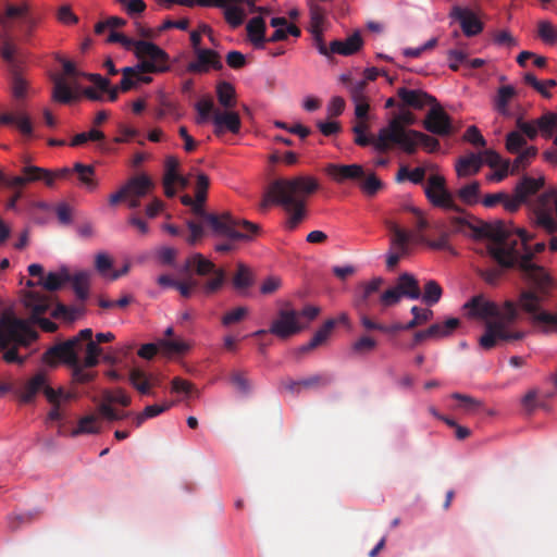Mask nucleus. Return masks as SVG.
I'll return each instance as SVG.
<instances>
[{
    "instance_id": "obj_31",
    "label": "nucleus",
    "mask_w": 557,
    "mask_h": 557,
    "mask_svg": "<svg viewBox=\"0 0 557 557\" xmlns=\"http://www.w3.org/2000/svg\"><path fill=\"white\" fill-rule=\"evenodd\" d=\"M122 79L120 82V89L123 92L129 91L136 88L139 84H149L152 78L135 66H126L122 69Z\"/></svg>"
},
{
    "instance_id": "obj_29",
    "label": "nucleus",
    "mask_w": 557,
    "mask_h": 557,
    "mask_svg": "<svg viewBox=\"0 0 557 557\" xmlns=\"http://www.w3.org/2000/svg\"><path fill=\"white\" fill-rule=\"evenodd\" d=\"M466 308L470 309V314L479 318H498L500 315L499 307L493 302L485 300L482 296L473 297L466 304Z\"/></svg>"
},
{
    "instance_id": "obj_45",
    "label": "nucleus",
    "mask_w": 557,
    "mask_h": 557,
    "mask_svg": "<svg viewBox=\"0 0 557 557\" xmlns=\"http://www.w3.org/2000/svg\"><path fill=\"white\" fill-rule=\"evenodd\" d=\"M232 284L239 293H245L253 285V275L246 264L237 263V271L232 278Z\"/></svg>"
},
{
    "instance_id": "obj_28",
    "label": "nucleus",
    "mask_w": 557,
    "mask_h": 557,
    "mask_svg": "<svg viewBox=\"0 0 557 557\" xmlns=\"http://www.w3.org/2000/svg\"><path fill=\"white\" fill-rule=\"evenodd\" d=\"M363 46V39L359 30H356L346 40H333L330 44L331 54L349 57L357 53Z\"/></svg>"
},
{
    "instance_id": "obj_44",
    "label": "nucleus",
    "mask_w": 557,
    "mask_h": 557,
    "mask_svg": "<svg viewBox=\"0 0 557 557\" xmlns=\"http://www.w3.org/2000/svg\"><path fill=\"white\" fill-rule=\"evenodd\" d=\"M219 103L226 110L234 109L236 106V90L228 82H220L215 88Z\"/></svg>"
},
{
    "instance_id": "obj_27",
    "label": "nucleus",
    "mask_w": 557,
    "mask_h": 557,
    "mask_svg": "<svg viewBox=\"0 0 557 557\" xmlns=\"http://www.w3.org/2000/svg\"><path fill=\"white\" fill-rule=\"evenodd\" d=\"M137 58H146L152 64L160 65L163 69V73L169 71V55L168 53L150 41H138L137 51L135 53Z\"/></svg>"
},
{
    "instance_id": "obj_52",
    "label": "nucleus",
    "mask_w": 557,
    "mask_h": 557,
    "mask_svg": "<svg viewBox=\"0 0 557 557\" xmlns=\"http://www.w3.org/2000/svg\"><path fill=\"white\" fill-rule=\"evenodd\" d=\"M100 432L98 419L94 414L83 417L77 424V428L72 430L71 436L76 437L81 434H97Z\"/></svg>"
},
{
    "instance_id": "obj_37",
    "label": "nucleus",
    "mask_w": 557,
    "mask_h": 557,
    "mask_svg": "<svg viewBox=\"0 0 557 557\" xmlns=\"http://www.w3.org/2000/svg\"><path fill=\"white\" fill-rule=\"evenodd\" d=\"M335 324H336V321L334 319L326 320L324 322V324L313 334L312 338L307 344L300 346L297 349V354H299V355L307 354L310 350L322 345L330 336L331 332L335 327Z\"/></svg>"
},
{
    "instance_id": "obj_1",
    "label": "nucleus",
    "mask_w": 557,
    "mask_h": 557,
    "mask_svg": "<svg viewBox=\"0 0 557 557\" xmlns=\"http://www.w3.org/2000/svg\"><path fill=\"white\" fill-rule=\"evenodd\" d=\"M450 223L454 231L470 235L475 239L486 238L488 256L497 264L480 271V276L490 285H497L506 270L518 269L523 278L542 293L547 294L548 274L545 269L532 262V253L519 256L518 240L512 238L510 228L505 222L498 220L493 223L481 220L469 221L462 216H453Z\"/></svg>"
},
{
    "instance_id": "obj_7",
    "label": "nucleus",
    "mask_w": 557,
    "mask_h": 557,
    "mask_svg": "<svg viewBox=\"0 0 557 557\" xmlns=\"http://www.w3.org/2000/svg\"><path fill=\"white\" fill-rule=\"evenodd\" d=\"M518 318L517 304L512 300H506L500 315L494 321H487L485 331L479 338V345L484 350H491L502 343L520 341L525 336L524 332L512 331L509 324Z\"/></svg>"
},
{
    "instance_id": "obj_62",
    "label": "nucleus",
    "mask_w": 557,
    "mask_h": 557,
    "mask_svg": "<svg viewBox=\"0 0 557 557\" xmlns=\"http://www.w3.org/2000/svg\"><path fill=\"white\" fill-rule=\"evenodd\" d=\"M411 240H414L413 233L403 230V231L396 232V234L392 235L391 246L393 249H397L401 253H407L408 244Z\"/></svg>"
},
{
    "instance_id": "obj_49",
    "label": "nucleus",
    "mask_w": 557,
    "mask_h": 557,
    "mask_svg": "<svg viewBox=\"0 0 557 557\" xmlns=\"http://www.w3.org/2000/svg\"><path fill=\"white\" fill-rule=\"evenodd\" d=\"M536 154L537 149L533 146L520 150L517 158L510 162L511 175L519 174L521 171L525 170L530 165L532 159L536 157Z\"/></svg>"
},
{
    "instance_id": "obj_56",
    "label": "nucleus",
    "mask_w": 557,
    "mask_h": 557,
    "mask_svg": "<svg viewBox=\"0 0 557 557\" xmlns=\"http://www.w3.org/2000/svg\"><path fill=\"white\" fill-rule=\"evenodd\" d=\"M414 141V153L417 152L418 146L421 145L428 152H435L440 149V141L422 132L412 131Z\"/></svg>"
},
{
    "instance_id": "obj_40",
    "label": "nucleus",
    "mask_w": 557,
    "mask_h": 557,
    "mask_svg": "<svg viewBox=\"0 0 557 557\" xmlns=\"http://www.w3.org/2000/svg\"><path fill=\"white\" fill-rule=\"evenodd\" d=\"M482 164V157L471 152L468 156L458 159L456 163L457 175L460 177H466L470 174H475L480 171Z\"/></svg>"
},
{
    "instance_id": "obj_2",
    "label": "nucleus",
    "mask_w": 557,
    "mask_h": 557,
    "mask_svg": "<svg viewBox=\"0 0 557 557\" xmlns=\"http://www.w3.org/2000/svg\"><path fill=\"white\" fill-rule=\"evenodd\" d=\"M319 182L311 176H295L292 178L274 180L263 198L262 207L276 205L284 208L287 213L286 228L293 231L301 223L306 215V200L319 189Z\"/></svg>"
},
{
    "instance_id": "obj_34",
    "label": "nucleus",
    "mask_w": 557,
    "mask_h": 557,
    "mask_svg": "<svg viewBox=\"0 0 557 557\" xmlns=\"http://www.w3.org/2000/svg\"><path fill=\"white\" fill-rule=\"evenodd\" d=\"M335 324H336V321L334 319L326 320L324 322V324L313 334L312 338L307 344L300 346L297 349V354H299V355L307 354L310 350L322 345L330 336L331 332L335 327Z\"/></svg>"
},
{
    "instance_id": "obj_63",
    "label": "nucleus",
    "mask_w": 557,
    "mask_h": 557,
    "mask_svg": "<svg viewBox=\"0 0 557 557\" xmlns=\"http://www.w3.org/2000/svg\"><path fill=\"white\" fill-rule=\"evenodd\" d=\"M411 313L413 314V319L410 320L407 324H405L406 330H412L433 318V311L431 309H420L417 306L411 308Z\"/></svg>"
},
{
    "instance_id": "obj_64",
    "label": "nucleus",
    "mask_w": 557,
    "mask_h": 557,
    "mask_svg": "<svg viewBox=\"0 0 557 557\" xmlns=\"http://www.w3.org/2000/svg\"><path fill=\"white\" fill-rule=\"evenodd\" d=\"M403 298L401 294L394 286L383 292L379 297L380 311L384 312L385 309L397 305Z\"/></svg>"
},
{
    "instance_id": "obj_21",
    "label": "nucleus",
    "mask_w": 557,
    "mask_h": 557,
    "mask_svg": "<svg viewBox=\"0 0 557 557\" xmlns=\"http://www.w3.org/2000/svg\"><path fill=\"white\" fill-rule=\"evenodd\" d=\"M196 60L187 65V71L190 73H207L210 69L220 71L223 69L220 54L211 49H197Z\"/></svg>"
},
{
    "instance_id": "obj_16",
    "label": "nucleus",
    "mask_w": 557,
    "mask_h": 557,
    "mask_svg": "<svg viewBox=\"0 0 557 557\" xmlns=\"http://www.w3.org/2000/svg\"><path fill=\"white\" fill-rule=\"evenodd\" d=\"M41 389L49 403H55L61 396L65 400L72 398V394L70 393L64 394L62 389L55 391L48 386L46 384V375L39 372L25 384L23 393L21 394V400L23 403H30L35 395Z\"/></svg>"
},
{
    "instance_id": "obj_33",
    "label": "nucleus",
    "mask_w": 557,
    "mask_h": 557,
    "mask_svg": "<svg viewBox=\"0 0 557 557\" xmlns=\"http://www.w3.org/2000/svg\"><path fill=\"white\" fill-rule=\"evenodd\" d=\"M0 125H15L23 136L30 137L33 135V124L30 117L25 113H1Z\"/></svg>"
},
{
    "instance_id": "obj_25",
    "label": "nucleus",
    "mask_w": 557,
    "mask_h": 557,
    "mask_svg": "<svg viewBox=\"0 0 557 557\" xmlns=\"http://www.w3.org/2000/svg\"><path fill=\"white\" fill-rule=\"evenodd\" d=\"M327 174L337 183L345 181H361L364 176L363 166L360 164H329L326 168Z\"/></svg>"
},
{
    "instance_id": "obj_35",
    "label": "nucleus",
    "mask_w": 557,
    "mask_h": 557,
    "mask_svg": "<svg viewBox=\"0 0 557 557\" xmlns=\"http://www.w3.org/2000/svg\"><path fill=\"white\" fill-rule=\"evenodd\" d=\"M335 324H336V321L334 319L326 320L324 322V324L313 334L312 338L307 344L300 346L297 349V354H299V355L307 354L310 350L322 345L330 336L331 332L335 327Z\"/></svg>"
},
{
    "instance_id": "obj_47",
    "label": "nucleus",
    "mask_w": 557,
    "mask_h": 557,
    "mask_svg": "<svg viewBox=\"0 0 557 557\" xmlns=\"http://www.w3.org/2000/svg\"><path fill=\"white\" fill-rule=\"evenodd\" d=\"M71 274L66 269H62L59 273L49 272L45 278H40L37 283L38 285H42V287L48 292H55L62 287V285L66 282H70Z\"/></svg>"
},
{
    "instance_id": "obj_42",
    "label": "nucleus",
    "mask_w": 557,
    "mask_h": 557,
    "mask_svg": "<svg viewBox=\"0 0 557 557\" xmlns=\"http://www.w3.org/2000/svg\"><path fill=\"white\" fill-rule=\"evenodd\" d=\"M52 99L55 102L69 104L76 100L77 96L73 92L63 77L55 76L53 78Z\"/></svg>"
},
{
    "instance_id": "obj_10",
    "label": "nucleus",
    "mask_w": 557,
    "mask_h": 557,
    "mask_svg": "<svg viewBox=\"0 0 557 557\" xmlns=\"http://www.w3.org/2000/svg\"><path fill=\"white\" fill-rule=\"evenodd\" d=\"M75 342L76 339H67L53 345L44 354V361L51 366L62 361L72 368V377L75 383H88L94 380L95 374L84 370V363L82 364L78 356L74 354Z\"/></svg>"
},
{
    "instance_id": "obj_13",
    "label": "nucleus",
    "mask_w": 557,
    "mask_h": 557,
    "mask_svg": "<svg viewBox=\"0 0 557 557\" xmlns=\"http://www.w3.org/2000/svg\"><path fill=\"white\" fill-rule=\"evenodd\" d=\"M535 222L547 233L557 232V196L554 193H544L539 196L533 206Z\"/></svg>"
},
{
    "instance_id": "obj_55",
    "label": "nucleus",
    "mask_w": 557,
    "mask_h": 557,
    "mask_svg": "<svg viewBox=\"0 0 557 557\" xmlns=\"http://www.w3.org/2000/svg\"><path fill=\"white\" fill-rule=\"evenodd\" d=\"M358 185L368 197L375 196L383 188L382 181L374 173L369 175L364 174L363 178L358 181Z\"/></svg>"
},
{
    "instance_id": "obj_19",
    "label": "nucleus",
    "mask_w": 557,
    "mask_h": 557,
    "mask_svg": "<svg viewBox=\"0 0 557 557\" xmlns=\"http://www.w3.org/2000/svg\"><path fill=\"white\" fill-rule=\"evenodd\" d=\"M0 180L9 187H22L26 183L37 181H44L47 186H52L54 183V177L50 171L34 165L24 166L23 176L4 178L0 172Z\"/></svg>"
},
{
    "instance_id": "obj_50",
    "label": "nucleus",
    "mask_w": 557,
    "mask_h": 557,
    "mask_svg": "<svg viewBox=\"0 0 557 557\" xmlns=\"http://www.w3.org/2000/svg\"><path fill=\"white\" fill-rule=\"evenodd\" d=\"M341 81L346 85L350 94L352 101H359L368 99L366 96L367 82L366 81H352L349 75L343 74Z\"/></svg>"
},
{
    "instance_id": "obj_3",
    "label": "nucleus",
    "mask_w": 557,
    "mask_h": 557,
    "mask_svg": "<svg viewBox=\"0 0 557 557\" xmlns=\"http://www.w3.org/2000/svg\"><path fill=\"white\" fill-rule=\"evenodd\" d=\"M38 333L27 320L5 313L0 319V350L7 363L23 364L25 357L18 355L20 348H27L37 341Z\"/></svg>"
},
{
    "instance_id": "obj_38",
    "label": "nucleus",
    "mask_w": 557,
    "mask_h": 557,
    "mask_svg": "<svg viewBox=\"0 0 557 557\" xmlns=\"http://www.w3.org/2000/svg\"><path fill=\"white\" fill-rule=\"evenodd\" d=\"M517 96V90L511 85L500 86L494 97V109L504 116L510 115L509 103Z\"/></svg>"
},
{
    "instance_id": "obj_8",
    "label": "nucleus",
    "mask_w": 557,
    "mask_h": 557,
    "mask_svg": "<svg viewBox=\"0 0 557 557\" xmlns=\"http://www.w3.org/2000/svg\"><path fill=\"white\" fill-rule=\"evenodd\" d=\"M544 186V177L537 178L523 175L513 188V194L509 195L505 191L487 194L482 200V203L486 208H493L497 205H502L504 209L513 213L517 212L520 207L529 201V198Z\"/></svg>"
},
{
    "instance_id": "obj_53",
    "label": "nucleus",
    "mask_w": 557,
    "mask_h": 557,
    "mask_svg": "<svg viewBox=\"0 0 557 557\" xmlns=\"http://www.w3.org/2000/svg\"><path fill=\"white\" fill-rule=\"evenodd\" d=\"M539 132L546 137L550 138L557 128V113L546 112L539 119H535Z\"/></svg>"
},
{
    "instance_id": "obj_59",
    "label": "nucleus",
    "mask_w": 557,
    "mask_h": 557,
    "mask_svg": "<svg viewBox=\"0 0 557 557\" xmlns=\"http://www.w3.org/2000/svg\"><path fill=\"white\" fill-rule=\"evenodd\" d=\"M39 516L38 511H29L25 513H13L8 517V527L11 531L18 530L22 525L30 524Z\"/></svg>"
},
{
    "instance_id": "obj_11",
    "label": "nucleus",
    "mask_w": 557,
    "mask_h": 557,
    "mask_svg": "<svg viewBox=\"0 0 557 557\" xmlns=\"http://www.w3.org/2000/svg\"><path fill=\"white\" fill-rule=\"evenodd\" d=\"M191 270L200 276L213 274V277L202 285V290L207 295L216 293L225 282V271L221 268H216L212 261L205 258L201 253L196 252L187 258L181 272L189 274Z\"/></svg>"
},
{
    "instance_id": "obj_39",
    "label": "nucleus",
    "mask_w": 557,
    "mask_h": 557,
    "mask_svg": "<svg viewBox=\"0 0 557 557\" xmlns=\"http://www.w3.org/2000/svg\"><path fill=\"white\" fill-rule=\"evenodd\" d=\"M397 290L403 297L410 299H419L421 297V289L416 277L410 273H403L399 275L395 285Z\"/></svg>"
},
{
    "instance_id": "obj_60",
    "label": "nucleus",
    "mask_w": 557,
    "mask_h": 557,
    "mask_svg": "<svg viewBox=\"0 0 557 557\" xmlns=\"http://www.w3.org/2000/svg\"><path fill=\"white\" fill-rule=\"evenodd\" d=\"M537 35L547 45L557 44V28L546 20L537 23Z\"/></svg>"
},
{
    "instance_id": "obj_48",
    "label": "nucleus",
    "mask_w": 557,
    "mask_h": 557,
    "mask_svg": "<svg viewBox=\"0 0 557 557\" xmlns=\"http://www.w3.org/2000/svg\"><path fill=\"white\" fill-rule=\"evenodd\" d=\"M73 172L77 174V177L86 189L92 191L97 188L98 182L95 178V168L92 165H85L83 163H75Z\"/></svg>"
},
{
    "instance_id": "obj_12",
    "label": "nucleus",
    "mask_w": 557,
    "mask_h": 557,
    "mask_svg": "<svg viewBox=\"0 0 557 557\" xmlns=\"http://www.w3.org/2000/svg\"><path fill=\"white\" fill-rule=\"evenodd\" d=\"M7 18H17L21 21V33L23 40L29 42L42 16L35 12L27 1H22L17 4H8L5 8Z\"/></svg>"
},
{
    "instance_id": "obj_26",
    "label": "nucleus",
    "mask_w": 557,
    "mask_h": 557,
    "mask_svg": "<svg viewBox=\"0 0 557 557\" xmlns=\"http://www.w3.org/2000/svg\"><path fill=\"white\" fill-rule=\"evenodd\" d=\"M397 96L403 102V106L421 110L428 104L436 103V99L428 92L420 89H408L400 87L397 90Z\"/></svg>"
},
{
    "instance_id": "obj_20",
    "label": "nucleus",
    "mask_w": 557,
    "mask_h": 557,
    "mask_svg": "<svg viewBox=\"0 0 557 557\" xmlns=\"http://www.w3.org/2000/svg\"><path fill=\"white\" fill-rule=\"evenodd\" d=\"M423 127L438 136H449L454 133V127L449 115L442 108H432L424 121Z\"/></svg>"
},
{
    "instance_id": "obj_30",
    "label": "nucleus",
    "mask_w": 557,
    "mask_h": 557,
    "mask_svg": "<svg viewBox=\"0 0 557 557\" xmlns=\"http://www.w3.org/2000/svg\"><path fill=\"white\" fill-rule=\"evenodd\" d=\"M128 381L131 385L144 396H153L151 373L141 368L134 367L129 370Z\"/></svg>"
},
{
    "instance_id": "obj_14",
    "label": "nucleus",
    "mask_w": 557,
    "mask_h": 557,
    "mask_svg": "<svg viewBox=\"0 0 557 557\" xmlns=\"http://www.w3.org/2000/svg\"><path fill=\"white\" fill-rule=\"evenodd\" d=\"M425 196L435 207L462 212V209L456 205L451 194L447 190L446 181L441 175H431L429 177Z\"/></svg>"
},
{
    "instance_id": "obj_22",
    "label": "nucleus",
    "mask_w": 557,
    "mask_h": 557,
    "mask_svg": "<svg viewBox=\"0 0 557 557\" xmlns=\"http://www.w3.org/2000/svg\"><path fill=\"white\" fill-rule=\"evenodd\" d=\"M449 15L459 22L460 27L467 37L476 36L483 30V23L470 9L455 5L453 7Z\"/></svg>"
},
{
    "instance_id": "obj_57",
    "label": "nucleus",
    "mask_w": 557,
    "mask_h": 557,
    "mask_svg": "<svg viewBox=\"0 0 557 557\" xmlns=\"http://www.w3.org/2000/svg\"><path fill=\"white\" fill-rule=\"evenodd\" d=\"M160 350L166 355H181L188 350V345L180 339L163 338L159 341Z\"/></svg>"
},
{
    "instance_id": "obj_36",
    "label": "nucleus",
    "mask_w": 557,
    "mask_h": 557,
    "mask_svg": "<svg viewBox=\"0 0 557 557\" xmlns=\"http://www.w3.org/2000/svg\"><path fill=\"white\" fill-rule=\"evenodd\" d=\"M335 324H336V321L334 319L326 320L324 322V324L313 334L312 338L307 344L300 346L297 349V354H299V355L307 354L310 350L322 345L330 336L331 332L335 327Z\"/></svg>"
},
{
    "instance_id": "obj_43",
    "label": "nucleus",
    "mask_w": 557,
    "mask_h": 557,
    "mask_svg": "<svg viewBox=\"0 0 557 557\" xmlns=\"http://www.w3.org/2000/svg\"><path fill=\"white\" fill-rule=\"evenodd\" d=\"M152 186L151 180L146 175L134 176L124 185L128 197H144Z\"/></svg>"
},
{
    "instance_id": "obj_58",
    "label": "nucleus",
    "mask_w": 557,
    "mask_h": 557,
    "mask_svg": "<svg viewBox=\"0 0 557 557\" xmlns=\"http://www.w3.org/2000/svg\"><path fill=\"white\" fill-rule=\"evenodd\" d=\"M333 382V376L329 373L313 374L309 377L300 380V384L305 389H317L330 385Z\"/></svg>"
},
{
    "instance_id": "obj_51",
    "label": "nucleus",
    "mask_w": 557,
    "mask_h": 557,
    "mask_svg": "<svg viewBox=\"0 0 557 557\" xmlns=\"http://www.w3.org/2000/svg\"><path fill=\"white\" fill-rule=\"evenodd\" d=\"M480 194H481V185L478 181H474L470 184L465 185L457 193L459 199L465 205H468V206L476 205L480 200Z\"/></svg>"
},
{
    "instance_id": "obj_6",
    "label": "nucleus",
    "mask_w": 557,
    "mask_h": 557,
    "mask_svg": "<svg viewBox=\"0 0 557 557\" xmlns=\"http://www.w3.org/2000/svg\"><path fill=\"white\" fill-rule=\"evenodd\" d=\"M416 123V116L409 110H403L395 114L385 127H382L373 143L379 152H386L393 146L399 147L408 154L414 153V141L411 132L407 128Z\"/></svg>"
},
{
    "instance_id": "obj_9",
    "label": "nucleus",
    "mask_w": 557,
    "mask_h": 557,
    "mask_svg": "<svg viewBox=\"0 0 557 557\" xmlns=\"http://www.w3.org/2000/svg\"><path fill=\"white\" fill-rule=\"evenodd\" d=\"M553 286L554 282L548 275L547 294L534 287V289H522L518 298L520 309L530 315L535 325L543 326L544 332H557V313L541 309L542 302L549 297Z\"/></svg>"
},
{
    "instance_id": "obj_41",
    "label": "nucleus",
    "mask_w": 557,
    "mask_h": 557,
    "mask_svg": "<svg viewBox=\"0 0 557 557\" xmlns=\"http://www.w3.org/2000/svg\"><path fill=\"white\" fill-rule=\"evenodd\" d=\"M510 232H511V235H513V232L511 230H510ZM516 235H517L516 239L518 240L519 256L521 258L525 255V252L529 251L532 253V259H533L536 253L543 252L546 248V245L543 242L535 244L534 247L531 248L529 246V243L533 239V235L529 234L523 228H517ZM512 238H515V236H512Z\"/></svg>"
},
{
    "instance_id": "obj_17",
    "label": "nucleus",
    "mask_w": 557,
    "mask_h": 557,
    "mask_svg": "<svg viewBox=\"0 0 557 557\" xmlns=\"http://www.w3.org/2000/svg\"><path fill=\"white\" fill-rule=\"evenodd\" d=\"M71 339H76L74 344V354L78 356L79 351L85 350L86 357L84 359V367L94 368L99 363V356L101 348L98 343L92 341V330L84 329L78 332L77 335Z\"/></svg>"
},
{
    "instance_id": "obj_4",
    "label": "nucleus",
    "mask_w": 557,
    "mask_h": 557,
    "mask_svg": "<svg viewBox=\"0 0 557 557\" xmlns=\"http://www.w3.org/2000/svg\"><path fill=\"white\" fill-rule=\"evenodd\" d=\"M205 202L195 199L190 211L210 226L213 235L231 239H252L259 233L260 226L258 224L245 219H236L230 212L221 214L207 212Z\"/></svg>"
},
{
    "instance_id": "obj_23",
    "label": "nucleus",
    "mask_w": 557,
    "mask_h": 557,
    "mask_svg": "<svg viewBox=\"0 0 557 557\" xmlns=\"http://www.w3.org/2000/svg\"><path fill=\"white\" fill-rule=\"evenodd\" d=\"M459 325L460 320L457 318H449L444 323H434L426 330L414 333L413 345H418L426 338L438 339L450 336Z\"/></svg>"
},
{
    "instance_id": "obj_54",
    "label": "nucleus",
    "mask_w": 557,
    "mask_h": 557,
    "mask_svg": "<svg viewBox=\"0 0 557 557\" xmlns=\"http://www.w3.org/2000/svg\"><path fill=\"white\" fill-rule=\"evenodd\" d=\"M443 295L441 285L434 281L429 280L425 282L422 294V301L428 306L436 305Z\"/></svg>"
},
{
    "instance_id": "obj_15",
    "label": "nucleus",
    "mask_w": 557,
    "mask_h": 557,
    "mask_svg": "<svg viewBox=\"0 0 557 557\" xmlns=\"http://www.w3.org/2000/svg\"><path fill=\"white\" fill-rule=\"evenodd\" d=\"M304 326L299 322V313L294 309H282L272 321L269 332L281 339H287L299 333Z\"/></svg>"
},
{
    "instance_id": "obj_61",
    "label": "nucleus",
    "mask_w": 557,
    "mask_h": 557,
    "mask_svg": "<svg viewBox=\"0 0 557 557\" xmlns=\"http://www.w3.org/2000/svg\"><path fill=\"white\" fill-rule=\"evenodd\" d=\"M230 382L236 388V391L243 395H248L251 392V382L243 371H233L230 374Z\"/></svg>"
},
{
    "instance_id": "obj_18",
    "label": "nucleus",
    "mask_w": 557,
    "mask_h": 557,
    "mask_svg": "<svg viewBox=\"0 0 557 557\" xmlns=\"http://www.w3.org/2000/svg\"><path fill=\"white\" fill-rule=\"evenodd\" d=\"M383 284L384 280L381 276L360 283L354 293V308L356 310H372L375 304L374 295L380 292Z\"/></svg>"
},
{
    "instance_id": "obj_24",
    "label": "nucleus",
    "mask_w": 557,
    "mask_h": 557,
    "mask_svg": "<svg viewBox=\"0 0 557 557\" xmlns=\"http://www.w3.org/2000/svg\"><path fill=\"white\" fill-rule=\"evenodd\" d=\"M214 124V134L216 136L223 135L226 131L232 134H237L240 131L242 121L237 112L231 109L224 112H215L212 116Z\"/></svg>"
},
{
    "instance_id": "obj_5",
    "label": "nucleus",
    "mask_w": 557,
    "mask_h": 557,
    "mask_svg": "<svg viewBox=\"0 0 557 557\" xmlns=\"http://www.w3.org/2000/svg\"><path fill=\"white\" fill-rule=\"evenodd\" d=\"M23 302L29 314V321L34 324H38L42 331L48 333L57 331L58 325L45 318L44 315L46 313H49L55 319L63 318L65 320H73L75 318L74 310L63 304L53 306L52 297L40 290L24 292Z\"/></svg>"
},
{
    "instance_id": "obj_32",
    "label": "nucleus",
    "mask_w": 557,
    "mask_h": 557,
    "mask_svg": "<svg viewBox=\"0 0 557 557\" xmlns=\"http://www.w3.org/2000/svg\"><path fill=\"white\" fill-rule=\"evenodd\" d=\"M247 36L255 49H264L267 25L261 16L252 17L246 26Z\"/></svg>"
},
{
    "instance_id": "obj_46",
    "label": "nucleus",
    "mask_w": 557,
    "mask_h": 557,
    "mask_svg": "<svg viewBox=\"0 0 557 557\" xmlns=\"http://www.w3.org/2000/svg\"><path fill=\"white\" fill-rule=\"evenodd\" d=\"M91 273L88 271H79L74 275H71L70 282L72 283L76 297L84 301L89 295V283Z\"/></svg>"
}]
</instances>
